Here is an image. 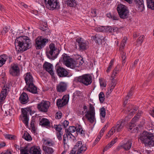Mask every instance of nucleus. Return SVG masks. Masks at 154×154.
Returning <instances> with one entry per match:
<instances>
[{"instance_id":"nucleus-1","label":"nucleus","mask_w":154,"mask_h":154,"mask_svg":"<svg viewBox=\"0 0 154 154\" xmlns=\"http://www.w3.org/2000/svg\"><path fill=\"white\" fill-rule=\"evenodd\" d=\"M15 44L16 50L19 52L24 51L31 47V43L29 38L25 36L17 38Z\"/></svg>"},{"instance_id":"nucleus-2","label":"nucleus","mask_w":154,"mask_h":154,"mask_svg":"<svg viewBox=\"0 0 154 154\" xmlns=\"http://www.w3.org/2000/svg\"><path fill=\"white\" fill-rule=\"evenodd\" d=\"M139 139L145 146H154V135L152 133L144 131L139 135Z\"/></svg>"},{"instance_id":"nucleus-3","label":"nucleus","mask_w":154,"mask_h":154,"mask_svg":"<svg viewBox=\"0 0 154 154\" xmlns=\"http://www.w3.org/2000/svg\"><path fill=\"white\" fill-rule=\"evenodd\" d=\"M63 61L64 64L67 67H70L72 69L74 68L75 67H79L80 65L82 64L84 62L83 61H80L79 60L76 61L74 60L69 56H67L66 54L63 55Z\"/></svg>"},{"instance_id":"nucleus-4","label":"nucleus","mask_w":154,"mask_h":154,"mask_svg":"<svg viewBox=\"0 0 154 154\" xmlns=\"http://www.w3.org/2000/svg\"><path fill=\"white\" fill-rule=\"evenodd\" d=\"M24 80L28 87L27 90L33 94H36L37 88L33 84L34 80L30 72H27L24 75Z\"/></svg>"},{"instance_id":"nucleus-5","label":"nucleus","mask_w":154,"mask_h":154,"mask_svg":"<svg viewBox=\"0 0 154 154\" xmlns=\"http://www.w3.org/2000/svg\"><path fill=\"white\" fill-rule=\"evenodd\" d=\"M49 47L50 50L46 52V55L49 59L54 60L57 57L60 51L56 48L55 45L53 43H51Z\"/></svg>"},{"instance_id":"nucleus-6","label":"nucleus","mask_w":154,"mask_h":154,"mask_svg":"<svg viewBox=\"0 0 154 154\" xmlns=\"http://www.w3.org/2000/svg\"><path fill=\"white\" fill-rule=\"evenodd\" d=\"M125 124V121L121 119L118 121L116 125L108 131L107 135L109 137L113 135L116 131L117 132H120L123 130Z\"/></svg>"},{"instance_id":"nucleus-7","label":"nucleus","mask_w":154,"mask_h":154,"mask_svg":"<svg viewBox=\"0 0 154 154\" xmlns=\"http://www.w3.org/2000/svg\"><path fill=\"white\" fill-rule=\"evenodd\" d=\"M87 149L86 145L82 144V141L77 142L74 147L70 152L69 154H83Z\"/></svg>"},{"instance_id":"nucleus-8","label":"nucleus","mask_w":154,"mask_h":154,"mask_svg":"<svg viewBox=\"0 0 154 154\" xmlns=\"http://www.w3.org/2000/svg\"><path fill=\"white\" fill-rule=\"evenodd\" d=\"M89 105V110L85 112V117L89 122L93 123L95 119L94 108L92 104H90Z\"/></svg>"},{"instance_id":"nucleus-9","label":"nucleus","mask_w":154,"mask_h":154,"mask_svg":"<svg viewBox=\"0 0 154 154\" xmlns=\"http://www.w3.org/2000/svg\"><path fill=\"white\" fill-rule=\"evenodd\" d=\"M46 7L50 10L58 9L60 8L58 0H44Z\"/></svg>"},{"instance_id":"nucleus-10","label":"nucleus","mask_w":154,"mask_h":154,"mask_svg":"<svg viewBox=\"0 0 154 154\" xmlns=\"http://www.w3.org/2000/svg\"><path fill=\"white\" fill-rule=\"evenodd\" d=\"M117 10L119 16L122 19H125L128 17L129 11L128 8L125 5L122 4L118 5Z\"/></svg>"},{"instance_id":"nucleus-11","label":"nucleus","mask_w":154,"mask_h":154,"mask_svg":"<svg viewBox=\"0 0 154 154\" xmlns=\"http://www.w3.org/2000/svg\"><path fill=\"white\" fill-rule=\"evenodd\" d=\"M35 47L37 49L40 50L43 48L48 42V39L41 36H38L35 39Z\"/></svg>"},{"instance_id":"nucleus-12","label":"nucleus","mask_w":154,"mask_h":154,"mask_svg":"<svg viewBox=\"0 0 154 154\" xmlns=\"http://www.w3.org/2000/svg\"><path fill=\"white\" fill-rule=\"evenodd\" d=\"M78 81L84 85L88 86L92 82V77L90 74H85L79 77Z\"/></svg>"},{"instance_id":"nucleus-13","label":"nucleus","mask_w":154,"mask_h":154,"mask_svg":"<svg viewBox=\"0 0 154 154\" xmlns=\"http://www.w3.org/2000/svg\"><path fill=\"white\" fill-rule=\"evenodd\" d=\"M50 106V103L49 101L42 100L37 104V108L40 111L46 113L48 111Z\"/></svg>"},{"instance_id":"nucleus-14","label":"nucleus","mask_w":154,"mask_h":154,"mask_svg":"<svg viewBox=\"0 0 154 154\" xmlns=\"http://www.w3.org/2000/svg\"><path fill=\"white\" fill-rule=\"evenodd\" d=\"M76 42L78 43L79 48L78 49L82 51L86 50L88 48L87 42L82 38H78L76 40Z\"/></svg>"},{"instance_id":"nucleus-15","label":"nucleus","mask_w":154,"mask_h":154,"mask_svg":"<svg viewBox=\"0 0 154 154\" xmlns=\"http://www.w3.org/2000/svg\"><path fill=\"white\" fill-rule=\"evenodd\" d=\"M138 118L135 116L131 120V122L130 123L128 127V131L132 133H135L137 132L138 128L137 127H135L136 125L135 122L137 120Z\"/></svg>"},{"instance_id":"nucleus-16","label":"nucleus","mask_w":154,"mask_h":154,"mask_svg":"<svg viewBox=\"0 0 154 154\" xmlns=\"http://www.w3.org/2000/svg\"><path fill=\"white\" fill-rule=\"evenodd\" d=\"M56 69L58 75L60 77H67L68 75V72L63 67L57 66H56Z\"/></svg>"},{"instance_id":"nucleus-17","label":"nucleus","mask_w":154,"mask_h":154,"mask_svg":"<svg viewBox=\"0 0 154 154\" xmlns=\"http://www.w3.org/2000/svg\"><path fill=\"white\" fill-rule=\"evenodd\" d=\"M69 97L68 95H65L63 96L62 99H58L57 102V105L58 107H62L66 105L68 102Z\"/></svg>"},{"instance_id":"nucleus-18","label":"nucleus","mask_w":154,"mask_h":154,"mask_svg":"<svg viewBox=\"0 0 154 154\" xmlns=\"http://www.w3.org/2000/svg\"><path fill=\"white\" fill-rule=\"evenodd\" d=\"M67 85L66 82H60L56 86L57 91L59 93H62L65 91L67 89Z\"/></svg>"},{"instance_id":"nucleus-19","label":"nucleus","mask_w":154,"mask_h":154,"mask_svg":"<svg viewBox=\"0 0 154 154\" xmlns=\"http://www.w3.org/2000/svg\"><path fill=\"white\" fill-rule=\"evenodd\" d=\"M20 68L17 65H14L10 69V74L14 76H17L20 75Z\"/></svg>"},{"instance_id":"nucleus-20","label":"nucleus","mask_w":154,"mask_h":154,"mask_svg":"<svg viewBox=\"0 0 154 154\" xmlns=\"http://www.w3.org/2000/svg\"><path fill=\"white\" fill-rule=\"evenodd\" d=\"M44 68L50 74L53 76L54 75V72L53 70V65L50 63L46 62L44 64Z\"/></svg>"},{"instance_id":"nucleus-21","label":"nucleus","mask_w":154,"mask_h":154,"mask_svg":"<svg viewBox=\"0 0 154 154\" xmlns=\"http://www.w3.org/2000/svg\"><path fill=\"white\" fill-rule=\"evenodd\" d=\"M20 102L23 104H25L28 101L29 97L28 95L26 93H23L19 97Z\"/></svg>"},{"instance_id":"nucleus-22","label":"nucleus","mask_w":154,"mask_h":154,"mask_svg":"<svg viewBox=\"0 0 154 154\" xmlns=\"http://www.w3.org/2000/svg\"><path fill=\"white\" fill-rule=\"evenodd\" d=\"M138 109V107L136 106H134L132 105H130L128 108V110L129 112V116L131 117L132 115L135 114L136 112Z\"/></svg>"},{"instance_id":"nucleus-23","label":"nucleus","mask_w":154,"mask_h":154,"mask_svg":"<svg viewBox=\"0 0 154 154\" xmlns=\"http://www.w3.org/2000/svg\"><path fill=\"white\" fill-rule=\"evenodd\" d=\"M136 6L139 11L142 12L144 9L143 0H135Z\"/></svg>"},{"instance_id":"nucleus-24","label":"nucleus","mask_w":154,"mask_h":154,"mask_svg":"<svg viewBox=\"0 0 154 154\" xmlns=\"http://www.w3.org/2000/svg\"><path fill=\"white\" fill-rule=\"evenodd\" d=\"M7 94L6 88H5V86H4L0 95V104H2V102H3L5 99Z\"/></svg>"},{"instance_id":"nucleus-25","label":"nucleus","mask_w":154,"mask_h":154,"mask_svg":"<svg viewBox=\"0 0 154 154\" xmlns=\"http://www.w3.org/2000/svg\"><path fill=\"white\" fill-rule=\"evenodd\" d=\"M104 36L101 34H97L92 37V38L97 43H102V41L104 40Z\"/></svg>"},{"instance_id":"nucleus-26","label":"nucleus","mask_w":154,"mask_h":154,"mask_svg":"<svg viewBox=\"0 0 154 154\" xmlns=\"http://www.w3.org/2000/svg\"><path fill=\"white\" fill-rule=\"evenodd\" d=\"M29 152L31 154H41V149L38 147H31L29 150Z\"/></svg>"},{"instance_id":"nucleus-27","label":"nucleus","mask_w":154,"mask_h":154,"mask_svg":"<svg viewBox=\"0 0 154 154\" xmlns=\"http://www.w3.org/2000/svg\"><path fill=\"white\" fill-rule=\"evenodd\" d=\"M39 125L42 126H49L50 125V122L48 119L43 118L40 121Z\"/></svg>"},{"instance_id":"nucleus-28","label":"nucleus","mask_w":154,"mask_h":154,"mask_svg":"<svg viewBox=\"0 0 154 154\" xmlns=\"http://www.w3.org/2000/svg\"><path fill=\"white\" fill-rule=\"evenodd\" d=\"M76 128L74 126H70L69 127L68 129H65V132L68 134L69 135L70 134L74 137L72 134V133H73L76 131Z\"/></svg>"},{"instance_id":"nucleus-29","label":"nucleus","mask_w":154,"mask_h":154,"mask_svg":"<svg viewBox=\"0 0 154 154\" xmlns=\"http://www.w3.org/2000/svg\"><path fill=\"white\" fill-rule=\"evenodd\" d=\"M8 56L6 54H3L0 56V67L5 63Z\"/></svg>"},{"instance_id":"nucleus-30","label":"nucleus","mask_w":154,"mask_h":154,"mask_svg":"<svg viewBox=\"0 0 154 154\" xmlns=\"http://www.w3.org/2000/svg\"><path fill=\"white\" fill-rule=\"evenodd\" d=\"M43 27H41L40 29L45 32V34L46 35H50L51 32H50L49 30L47 27V25L46 23H44V24L43 25Z\"/></svg>"},{"instance_id":"nucleus-31","label":"nucleus","mask_w":154,"mask_h":154,"mask_svg":"<svg viewBox=\"0 0 154 154\" xmlns=\"http://www.w3.org/2000/svg\"><path fill=\"white\" fill-rule=\"evenodd\" d=\"M117 139V138L112 140L106 146L103 150V152H104L105 151H107L109 148H111L116 143V141L115 140Z\"/></svg>"},{"instance_id":"nucleus-32","label":"nucleus","mask_w":154,"mask_h":154,"mask_svg":"<svg viewBox=\"0 0 154 154\" xmlns=\"http://www.w3.org/2000/svg\"><path fill=\"white\" fill-rule=\"evenodd\" d=\"M43 149L45 154H52L54 152V151L52 148L46 146H44Z\"/></svg>"},{"instance_id":"nucleus-33","label":"nucleus","mask_w":154,"mask_h":154,"mask_svg":"<svg viewBox=\"0 0 154 154\" xmlns=\"http://www.w3.org/2000/svg\"><path fill=\"white\" fill-rule=\"evenodd\" d=\"M147 7L148 8L154 10V0H146Z\"/></svg>"},{"instance_id":"nucleus-34","label":"nucleus","mask_w":154,"mask_h":154,"mask_svg":"<svg viewBox=\"0 0 154 154\" xmlns=\"http://www.w3.org/2000/svg\"><path fill=\"white\" fill-rule=\"evenodd\" d=\"M116 80L112 78V82L108 90V92L110 93L111 92L116 85Z\"/></svg>"},{"instance_id":"nucleus-35","label":"nucleus","mask_w":154,"mask_h":154,"mask_svg":"<svg viewBox=\"0 0 154 154\" xmlns=\"http://www.w3.org/2000/svg\"><path fill=\"white\" fill-rule=\"evenodd\" d=\"M131 145L132 143L131 141L129 140L123 145V147L125 150H128L131 148Z\"/></svg>"},{"instance_id":"nucleus-36","label":"nucleus","mask_w":154,"mask_h":154,"mask_svg":"<svg viewBox=\"0 0 154 154\" xmlns=\"http://www.w3.org/2000/svg\"><path fill=\"white\" fill-rule=\"evenodd\" d=\"M31 111V110L29 108H25L22 109V112L23 117H27L28 112Z\"/></svg>"},{"instance_id":"nucleus-37","label":"nucleus","mask_w":154,"mask_h":154,"mask_svg":"<svg viewBox=\"0 0 154 154\" xmlns=\"http://www.w3.org/2000/svg\"><path fill=\"white\" fill-rule=\"evenodd\" d=\"M67 2L68 6L70 7H74L77 5L76 2L75 0H67Z\"/></svg>"},{"instance_id":"nucleus-38","label":"nucleus","mask_w":154,"mask_h":154,"mask_svg":"<svg viewBox=\"0 0 154 154\" xmlns=\"http://www.w3.org/2000/svg\"><path fill=\"white\" fill-rule=\"evenodd\" d=\"M119 72V66H116L114 68V70L112 73L111 78L114 79L115 78L116 74H117Z\"/></svg>"},{"instance_id":"nucleus-39","label":"nucleus","mask_w":154,"mask_h":154,"mask_svg":"<svg viewBox=\"0 0 154 154\" xmlns=\"http://www.w3.org/2000/svg\"><path fill=\"white\" fill-rule=\"evenodd\" d=\"M23 138L28 141H31L32 139L31 136L27 132H26L24 133L23 136Z\"/></svg>"},{"instance_id":"nucleus-40","label":"nucleus","mask_w":154,"mask_h":154,"mask_svg":"<svg viewBox=\"0 0 154 154\" xmlns=\"http://www.w3.org/2000/svg\"><path fill=\"white\" fill-rule=\"evenodd\" d=\"M127 40V37H124L121 42L120 47L119 48L120 50H121V51L123 49L125 45Z\"/></svg>"},{"instance_id":"nucleus-41","label":"nucleus","mask_w":154,"mask_h":154,"mask_svg":"<svg viewBox=\"0 0 154 154\" xmlns=\"http://www.w3.org/2000/svg\"><path fill=\"white\" fill-rule=\"evenodd\" d=\"M29 151L27 146H26L24 148L20 149V154H29Z\"/></svg>"},{"instance_id":"nucleus-42","label":"nucleus","mask_w":154,"mask_h":154,"mask_svg":"<svg viewBox=\"0 0 154 154\" xmlns=\"http://www.w3.org/2000/svg\"><path fill=\"white\" fill-rule=\"evenodd\" d=\"M69 135L67 133L65 134L63 136V145L64 147L66 146V145L67 144V143L68 140V136Z\"/></svg>"},{"instance_id":"nucleus-43","label":"nucleus","mask_w":154,"mask_h":154,"mask_svg":"<svg viewBox=\"0 0 154 154\" xmlns=\"http://www.w3.org/2000/svg\"><path fill=\"white\" fill-rule=\"evenodd\" d=\"M53 128L56 130L57 132H60L61 131V130L62 129L61 127V125L60 124L58 125H54Z\"/></svg>"},{"instance_id":"nucleus-44","label":"nucleus","mask_w":154,"mask_h":154,"mask_svg":"<svg viewBox=\"0 0 154 154\" xmlns=\"http://www.w3.org/2000/svg\"><path fill=\"white\" fill-rule=\"evenodd\" d=\"M100 116L101 118H104L106 116V110L105 108L103 107H102L100 109Z\"/></svg>"},{"instance_id":"nucleus-45","label":"nucleus","mask_w":154,"mask_h":154,"mask_svg":"<svg viewBox=\"0 0 154 154\" xmlns=\"http://www.w3.org/2000/svg\"><path fill=\"white\" fill-rule=\"evenodd\" d=\"M99 99L101 103H103L105 99L104 94L103 92H101L99 94Z\"/></svg>"},{"instance_id":"nucleus-46","label":"nucleus","mask_w":154,"mask_h":154,"mask_svg":"<svg viewBox=\"0 0 154 154\" xmlns=\"http://www.w3.org/2000/svg\"><path fill=\"white\" fill-rule=\"evenodd\" d=\"M113 63H114V60H111L109 63V65L108 67L107 68V69L106 70V72H107L108 73L110 72L112 66L113 65Z\"/></svg>"},{"instance_id":"nucleus-47","label":"nucleus","mask_w":154,"mask_h":154,"mask_svg":"<svg viewBox=\"0 0 154 154\" xmlns=\"http://www.w3.org/2000/svg\"><path fill=\"white\" fill-rule=\"evenodd\" d=\"M115 29L116 28H115L114 27H113L110 26H107L106 28V31L109 32H114Z\"/></svg>"},{"instance_id":"nucleus-48","label":"nucleus","mask_w":154,"mask_h":154,"mask_svg":"<svg viewBox=\"0 0 154 154\" xmlns=\"http://www.w3.org/2000/svg\"><path fill=\"white\" fill-rule=\"evenodd\" d=\"M35 119H32L30 125L33 131H35Z\"/></svg>"},{"instance_id":"nucleus-49","label":"nucleus","mask_w":154,"mask_h":154,"mask_svg":"<svg viewBox=\"0 0 154 154\" xmlns=\"http://www.w3.org/2000/svg\"><path fill=\"white\" fill-rule=\"evenodd\" d=\"M144 36L143 35L140 36L138 38L137 41V42L139 44L141 45L143 42L144 40Z\"/></svg>"},{"instance_id":"nucleus-50","label":"nucleus","mask_w":154,"mask_h":154,"mask_svg":"<svg viewBox=\"0 0 154 154\" xmlns=\"http://www.w3.org/2000/svg\"><path fill=\"white\" fill-rule=\"evenodd\" d=\"M5 137L8 139L11 140H14L15 137V136L14 135H12L11 134H6L5 136Z\"/></svg>"},{"instance_id":"nucleus-51","label":"nucleus","mask_w":154,"mask_h":154,"mask_svg":"<svg viewBox=\"0 0 154 154\" xmlns=\"http://www.w3.org/2000/svg\"><path fill=\"white\" fill-rule=\"evenodd\" d=\"M121 57L122 59V64L124 65L125 62V59L126 58V53L123 52L122 54Z\"/></svg>"},{"instance_id":"nucleus-52","label":"nucleus","mask_w":154,"mask_h":154,"mask_svg":"<svg viewBox=\"0 0 154 154\" xmlns=\"http://www.w3.org/2000/svg\"><path fill=\"white\" fill-rule=\"evenodd\" d=\"M133 89V88H131L128 94L127 95L126 97H125V99L126 100H128L129 98L131 97L132 95V90Z\"/></svg>"},{"instance_id":"nucleus-53","label":"nucleus","mask_w":154,"mask_h":154,"mask_svg":"<svg viewBox=\"0 0 154 154\" xmlns=\"http://www.w3.org/2000/svg\"><path fill=\"white\" fill-rule=\"evenodd\" d=\"M97 10L95 9L91 10L90 15L92 17H95L96 16Z\"/></svg>"},{"instance_id":"nucleus-54","label":"nucleus","mask_w":154,"mask_h":154,"mask_svg":"<svg viewBox=\"0 0 154 154\" xmlns=\"http://www.w3.org/2000/svg\"><path fill=\"white\" fill-rule=\"evenodd\" d=\"M76 135H77L79 133L80 134V132H81V131H82V128L81 125H79L78 127H77L76 128Z\"/></svg>"},{"instance_id":"nucleus-55","label":"nucleus","mask_w":154,"mask_h":154,"mask_svg":"<svg viewBox=\"0 0 154 154\" xmlns=\"http://www.w3.org/2000/svg\"><path fill=\"white\" fill-rule=\"evenodd\" d=\"M62 113L60 112H58L55 115V118L57 119H59L61 118L62 117Z\"/></svg>"},{"instance_id":"nucleus-56","label":"nucleus","mask_w":154,"mask_h":154,"mask_svg":"<svg viewBox=\"0 0 154 154\" xmlns=\"http://www.w3.org/2000/svg\"><path fill=\"white\" fill-rule=\"evenodd\" d=\"M62 134V133L61 131L60 132H57L56 133L57 137L59 140H62V138L61 136Z\"/></svg>"},{"instance_id":"nucleus-57","label":"nucleus","mask_w":154,"mask_h":154,"mask_svg":"<svg viewBox=\"0 0 154 154\" xmlns=\"http://www.w3.org/2000/svg\"><path fill=\"white\" fill-rule=\"evenodd\" d=\"M24 119L23 121V122L24 123L26 126L28 125V122L29 120L28 118L27 117H23Z\"/></svg>"},{"instance_id":"nucleus-58","label":"nucleus","mask_w":154,"mask_h":154,"mask_svg":"<svg viewBox=\"0 0 154 154\" xmlns=\"http://www.w3.org/2000/svg\"><path fill=\"white\" fill-rule=\"evenodd\" d=\"M100 85L101 87H105L106 86V83L103 80L100 79Z\"/></svg>"},{"instance_id":"nucleus-59","label":"nucleus","mask_w":154,"mask_h":154,"mask_svg":"<svg viewBox=\"0 0 154 154\" xmlns=\"http://www.w3.org/2000/svg\"><path fill=\"white\" fill-rule=\"evenodd\" d=\"M62 124V125L63 126V127L65 128L68 126L69 124V122L68 121L65 120L64 121Z\"/></svg>"},{"instance_id":"nucleus-60","label":"nucleus","mask_w":154,"mask_h":154,"mask_svg":"<svg viewBox=\"0 0 154 154\" xmlns=\"http://www.w3.org/2000/svg\"><path fill=\"white\" fill-rule=\"evenodd\" d=\"M138 61V60H136L135 61L132 66H131V69H133L134 67H135L136 66Z\"/></svg>"},{"instance_id":"nucleus-61","label":"nucleus","mask_w":154,"mask_h":154,"mask_svg":"<svg viewBox=\"0 0 154 154\" xmlns=\"http://www.w3.org/2000/svg\"><path fill=\"white\" fill-rule=\"evenodd\" d=\"M8 31V28L6 27H5L3 29L2 31V33L3 34H5V33Z\"/></svg>"},{"instance_id":"nucleus-62","label":"nucleus","mask_w":154,"mask_h":154,"mask_svg":"<svg viewBox=\"0 0 154 154\" xmlns=\"http://www.w3.org/2000/svg\"><path fill=\"white\" fill-rule=\"evenodd\" d=\"M101 137L100 136H98L97 137L96 139L94 142V145H95L97 143V142L99 141L100 139L101 138Z\"/></svg>"},{"instance_id":"nucleus-63","label":"nucleus","mask_w":154,"mask_h":154,"mask_svg":"<svg viewBox=\"0 0 154 154\" xmlns=\"http://www.w3.org/2000/svg\"><path fill=\"white\" fill-rule=\"evenodd\" d=\"M112 19L114 20H118L119 18L117 16L113 15Z\"/></svg>"},{"instance_id":"nucleus-64","label":"nucleus","mask_w":154,"mask_h":154,"mask_svg":"<svg viewBox=\"0 0 154 154\" xmlns=\"http://www.w3.org/2000/svg\"><path fill=\"white\" fill-rule=\"evenodd\" d=\"M154 75V70H153L151 72V73L149 74V79H151L153 76Z\"/></svg>"}]
</instances>
